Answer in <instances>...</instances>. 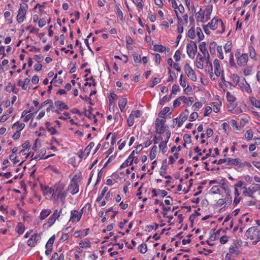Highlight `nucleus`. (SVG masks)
I'll return each instance as SVG.
<instances>
[{
    "instance_id": "f257e3e1",
    "label": "nucleus",
    "mask_w": 260,
    "mask_h": 260,
    "mask_svg": "<svg viewBox=\"0 0 260 260\" xmlns=\"http://www.w3.org/2000/svg\"><path fill=\"white\" fill-rule=\"evenodd\" d=\"M245 235L247 238L253 240V245H255L260 241V230L255 226L249 228L246 231Z\"/></svg>"
},
{
    "instance_id": "f03ea898",
    "label": "nucleus",
    "mask_w": 260,
    "mask_h": 260,
    "mask_svg": "<svg viewBox=\"0 0 260 260\" xmlns=\"http://www.w3.org/2000/svg\"><path fill=\"white\" fill-rule=\"evenodd\" d=\"M162 115V116H160L159 118H157L155 122V133L159 134H164L166 129L165 123L167 115Z\"/></svg>"
},
{
    "instance_id": "7ed1b4c3",
    "label": "nucleus",
    "mask_w": 260,
    "mask_h": 260,
    "mask_svg": "<svg viewBox=\"0 0 260 260\" xmlns=\"http://www.w3.org/2000/svg\"><path fill=\"white\" fill-rule=\"evenodd\" d=\"M186 49L188 56L191 58H193L197 51V46L196 43L190 41V43L187 44L186 46Z\"/></svg>"
},
{
    "instance_id": "20e7f679",
    "label": "nucleus",
    "mask_w": 260,
    "mask_h": 260,
    "mask_svg": "<svg viewBox=\"0 0 260 260\" xmlns=\"http://www.w3.org/2000/svg\"><path fill=\"white\" fill-rule=\"evenodd\" d=\"M253 186L252 188H246L244 187L245 190L243 191V194L245 196H248L253 198L252 194L256 191L260 189V185L257 184H253Z\"/></svg>"
},
{
    "instance_id": "39448f33",
    "label": "nucleus",
    "mask_w": 260,
    "mask_h": 260,
    "mask_svg": "<svg viewBox=\"0 0 260 260\" xmlns=\"http://www.w3.org/2000/svg\"><path fill=\"white\" fill-rule=\"evenodd\" d=\"M184 71L186 75L189 77L192 81H196L197 80V76L195 72L192 69L191 67L188 63H186L184 66Z\"/></svg>"
},
{
    "instance_id": "423d86ee",
    "label": "nucleus",
    "mask_w": 260,
    "mask_h": 260,
    "mask_svg": "<svg viewBox=\"0 0 260 260\" xmlns=\"http://www.w3.org/2000/svg\"><path fill=\"white\" fill-rule=\"evenodd\" d=\"M79 187L76 180L74 178L69 185L68 190L70 191L72 194L77 193L79 191Z\"/></svg>"
},
{
    "instance_id": "0eeeda50",
    "label": "nucleus",
    "mask_w": 260,
    "mask_h": 260,
    "mask_svg": "<svg viewBox=\"0 0 260 260\" xmlns=\"http://www.w3.org/2000/svg\"><path fill=\"white\" fill-rule=\"evenodd\" d=\"M225 166H236L239 168H242L243 166V164L241 163L239 158H231L230 157L226 158V164Z\"/></svg>"
},
{
    "instance_id": "6e6552de",
    "label": "nucleus",
    "mask_w": 260,
    "mask_h": 260,
    "mask_svg": "<svg viewBox=\"0 0 260 260\" xmlns=\"http://www.w3.org/2000/svg\"><path fill=\"white\" fill-rule=\"evenodd\" d=\"M138 153V152L136 150H134L129 155L127 159L122 164L120 167V169H123L125 168L128 166V163H129V165H131L135 158L134 155L135 153Z\"/></svg>"
},
{
    "instance_id": "1a4fd4ad",
    "label": "nucleus",
    "mask_w": 260,
    "mask_h": 260,
    "mask_svg": "<svg viewBox=\"0 0 260 260\" xmlns=\"http://www.w3.org/2000/svg\"><path fill=\"white\" fill-rule=\"evenodd\" d=\"M41 239L40 236L37 233L33 234L27 241V245L31 247H34L37 242Z\"/></svg>"
},
{
    "instance_id": "9d476101",
    "label": "nucleus",
    "mask_w": 260,
    "mask_h": 260,
    "mask_svg": "<svg viewBox=\"0 0 260 260\" xmlns=\"http://www.w3.org/2000/svg\"><path fill=\"white\" fill-rule=\"evenodd\" d=\"M218 22V20L215 18H213L211 22L209 23L207 25V26H209L210 28L212 30H214L216 29L217 26H216ZM219 22L220 23L221 26L223 27V23L221 20H219Z\"/></svg>"
},
{
    "instance_id": "9b49d317",
    "label": "nucleus",
    "mask_w": 260,
    "mask_h": 260,
    "mask_svg": "<svg viewBox=\"0 0 260 260\" xmlns=\"http://www.w3.org/2000/svg\"><path fill=\"white\" fill-rule=\"evenodd\" d=\"M81 217V214H80L78 211L73 210L71 212V217L70 221L74 222L76 220L77 221H79Z\"/></svg>"
},
{
    "instance_id": "f8f14e48",
    "label": "nucleus",
    "mask_w": 260,
    "mask_h": 260,
    "mask_svg": "<svg viewBox=\"0 0 260 260\" xmlns=\"http://www.w3.org/2000/svg\"><path fill=\"white\" fill-rule=\"evenodd\" d=\"M188 118V116L187 115H180L179 118H177L173 119V122H175L176 123L178 124V127H180L184 121H186Z\"/></svg>"
},
{
    "instance_id": "ddd939ff",
    "label": "nucleus",
    "mask_w": 260,
    "mask_h": 260,
    "mask_svg": "<svg viewBox=\"0 0 260 260\" xmlns=\"http://www.w3.org/2000/svg\"><path fill=\"white\" fill-rule=\"evenodd\" d=\"M214 67V73L217 77H219L220 75V66L219 60L217 59H214L213 61Z\"/></svg>"
},
{
    "instance_id": "4468645a",
    "label": "nucleus",
    "mask_w": 260,
    "mask_h": 260,
    "mask_svg": "<svg viewBox=\"0 0 260 260\" xmlns=\"http://www.w3.org/2000/svg\"><path fill=\"white\" fill-rule=\"evenodd\" d=\"M248 60V55L247 54H243L238 58L237 63L238 65L244 66Z\"/></svg>"
},
{
    "instance_id": "2eb2a0df",
    "label": "nucleus",
    "mask_w": 260,
    "mask_h": 260,
    "mask_svg": "<svg viewBox=\"0 0 260 260\" xmlns=\"http://www.w3.org/2000/svg\"><path fill=\"white\" fill-rule=\"evenodd\" d=\"M55 106L58 108L60 111H62L63 110H67L69 109L68 106L62 101H56L54 103Z\"/></svg>"
},
{
    "instance_id": "dca6fc26",
    "label": "nucleus",
    "mask_w": 260,
    "mask_h": 260,
    "mask_svg": "<svg viewBox=\"0 0 260 260\" xmlns=\"http://www.w3.org/2000/svg\"><path fill=\"white\" fill-rule=\"evenodd\" d=\"M55 191V193H57V198H59V194L64 189V185L63 183H58V184L54 186Z\"/></svg>"
},
{
    "instance_id": "f3484780",
    "label": "nucleus",
    "mask_w": 260,
    "mask_h": 260,
    "mask_svg": "<svg viewBox=\"0 0 260 260\" xmlns=\"http://www.w3.org/2000/svg\"><path fill=\"white\" fill-rule=\"evenodd\" d=\"M94 146V143L90 142L89 144V145L85 149L84 152L82 154V155L80 156V157H87L91 149Z\"/></svg>"
},
{
    "instance_id": "a211bd4d",
    "label": "nucleus",
    "mask_w": 260,
    "mask_h": 260,
    "mask_svg": "<svg viewBox=\"0 0 260 260\" xmlns=\"http://www.w3.org/2000/svg\"><path fill=\"white\" fill-rule=\"evenodd\" d=\"M25 124L23 123H19L18 122L13 124L12 128L16 129V132H20L24 127Z\"/></svg>"
},
{
    "instance_id": "6ab92c4d",
    "label": "nucleus",
    "mask_w": 260,
    "mask_h": 260,
    "mask_svg": "<svg viewBox=\"0 0 260 260\" xmlns=\"http://www.w3.org/2000/svg\"><path fill=\"white\" fill-rule=\"evenodd\" d=\"M140 115H129L127 118V122L129 126H132L135 121V117L139 118Z\"/></svg>"
},
{
    "instance_id": "aec40b11",
    "label": "nucleus",
    "mask_w": 260,
    "mask_h": 260,
    "mask_svg": "<svg viewBox=\"0 0 260 260\" xmlns=\"http://www.w3.org/2000/svg\"><path fill=\"white\" fill-rule=\"evenodd\" d=\"M243 81L245 82V83H241L240 85L241 87L245 90L247 92L250 93L251 92V89L250 88V87L249 85L246 82V80L245 78L243 79Z\"/></svg>"
},
{
    "instance_id": "412c9836",
    "label": "nucleus",
    "mask_w": 260,
    "mask_h": 260,
    "mask_svg": "<svg viewBox=\"0 0 260 260\" xmlns=\"http://www.w3.org/2000/svg\"><path fill=\"white\" fill-rule=\"evenodd\" d=\"M51 213V211L50 209H43L40 213V219L41 220L44 219Z\"/></svg>"
},
{
    "instance_id": "4be33fe9",
    "label": "nucleus",
    "mask_w": 260,
    "mask_h": 260,
    "mask_svg": "<svg viewBox=\"0 0 260 260\" xmlns=\"http://www.w3.org/2000/svg\"><path fill=\"white\" fill-rule=\"evenodd\" d=\"M127 103L126 98H122L119 101L118 105L120 109L121 112H123V109L125 108Z\"/></svg>"
},
{
    "instance_id": "5701e85b",
    "label": "nucleus",
    "mask_w": 260,
    "mask_h": 260,
    "mask_svg": "<svg viewBox=\"0 0 260 260\" xmlns=\"http://www.w3.org/2000/svg\"><path fill=\"white\" fill-rule=\"evenodd\" d=\"M26 13L18 11V15L17 16V20L19 23H22L25 17Z\"/></svg>"
},
{
    "instance_id": "b1692460",
    "label": "nucleus",
    "mask_w": 260,
    "mask_h": 260,
    "mask_svg": "<svg viewBox=\"0 0 260 260\" xmlns=\"http://www.w3.org/2000/svg\"><path fill=\"white\" fill-rule=\"evenodd\" d=\"M153 48L154 51L159 52H164L166 50V47L161 45L155 44Z\"/></svg>"
},
{
    "instance_id": "393cba45",
    "label": "nucleus",
    "mask_w": 260,
    "mask_h": 260,
    "mask_svg": "<svg viewBox=\"0 0 260 260\" xmlns=\"http://www.w3.org/2000/svg\"><path fill=\"white\" fill-rule=\"evenodd\" d=\"M157 150V147L156 146H154L150 151V158L151 160H153L154 159L156 155V152Z\"/></svg>"
},
{
    "instance_id": "a878e982",
    "label": "nucleus",
    "mask_w": 260,
    "mask_h": 260,
    "mask_svg": "<svg viewBox=\"0 0 260 260\" xmlns=\"http://www.w3.org/2000/svg\"><path fill=\"white\" fill-rule=\"evenodd\" d=\"M79 245L83 248L90 247L91 246L90 242L88 239H85L84 241H81Z\"/></svg>"
},
{
    "instance_id": "bb28decb",
    "label": "nucleus",
    "mask_w": 260,
    "mask_h": 260,
    "mask_svg": "<svg viewBox=\"0 0 260 260\" xmlns=\"http://www.w3.org/2000/svg\"><path fill=\"white\" fill-rule=\"evenodd\" d=\"M46 128L48 131L50 133L51 135H54L57 133V131L55 129V128L53 126H50V124L49 122H47L46 123Z\"/></svg>"
},
{
    "instance_id": "cd10ccee",
    "label": "nucleus",
    "mask_w": 260,
    "mask_h": 260,
    "mask_svg": "<svg viewBox=\"0 0 260 260\" xmlns=\"http://www.w3.org/2000/svg\"><path fill=\"white\" fill-rule=\"evenodd\" d=\"M196 18L198 21H200L201 22L204 21V12H202L201 11V9H200V11L196 13Z\"/></svg>"
},
{
    "instance_id": "c85d7f7f",
    "label": "nucleus",
    "mask_w": 260,
    "mask_h": 260,
    "mask_svg": "<svg viewBox=\"0 0 260 260\" xmlns=\"http://www.w3.org/2000/svg\"><path fill=\"white\" fill-rule=\"evenodd\" d=\"M167 141H161L159 144V147L162 153H165L167 151Z\"/></svg>"
},
{
    "instance_id": "c756f323",
    "label": "nucleus",
    "mask_w": 260,
    "mask_h": 260,
    "mask_svg": "<svg viewBox=\"0 0 260 260\" xmlns=\"http://www.w3.org/2000/svg\"><path fill=\"white\" fill-rule=\"evenodd\" d=\"M216 43L215 42H211L209 45V51L211 54H215V48Z\"/></svg>"
},
{
    "instance_id": "7c9ffc66",
    "label": "nucleus",
    "mask_w": 260,
    "mask_h": 260,
    "mask_svg": "<svg viewBox=\"0 0 260 260\" xmlns=\"http://www.w3.org/2000/svg\"><path fill=\"white\" fill-rule=\"evenodd\" d=\"M138 250L141 253H145L147 250V245L143 243L138 247Z\"/></svg>"
},
{
    "instance_id": "2f4dec72",
    "label": "nucleus",
    "mask_w": 260,
    "mask_h": 260,
    "mask_svg": "<svg viewBox=\"0 0 260 260\" xmlns=\"http://www.w3.org/2000/svg\"><path fill=\"white\" fill-rule=\"evenodd\" d=\"M253 136V132L251 129L247 130L245 135V138L248 141L252 140Z\"/></svg>"
},
{
    "instance_id": "473e14b6",
    "label": "nucleus",
    "mask_w": 260,
    "mask_h": 260,
    "mask_svg": "<svg viewBox=\"0 0 260 260\" xmlns=\"http://www.w3.org/2000/svg\"><path fill=\"white\" fill-rule=\"evenodd\" d=\"M251 102L253 106L257 108H260V101L256 99L255 98H251Z\"/></svg>"
},
{
    "instance_id": "72a5a7b5",
    "label": "nucleus",
    "mask_w": 260,
    "mask_h": 260,
    "mask_svg": "<svg viewBox=\"0 0 260 260\" xmlns=\"http://www.w3.org/2000/svg\"><path fill=\"white\" fill-rule=\"evenodd\" d=\"M154 204H159L160 206H162L163 211H170L171 210L170 207H165L164 206L162 202H161L157 199L155 200Z\"/></svg>"
},
{
    "instance_id": "f704fd0d",
    "label": "nucleus",
    "mask_w": 260,
    "mask_h": 260,
    "mask_svg": "<svg viewBox=\"0 0 260 260\" xmlns=\"http://www.w3.org/2000/svg\"><path fill=\"white\" fill-rule=\"evenodd\" d=\"M55 240L54 235L52 236L48 241L47 243L46 244V247H49L50 249H52V245L54 243Z\"/></svg>"
},
{
    "instance_id": "c9c22d12",
    "label": "nucleus",
    "mask_w": 260,
    "mask_h": 260,
    "mask_svg": "<svg viewBox=\"0 0 260 260\" xmlns=\"http://www.w3.org/2000/svg\"><path fill=\"white\" fill-rule=\"evenodd\" d=\"M197 34L199 40H202L204 38V35L202 32V29L200 27L197 28Z\"/></svg>"
},
{
    "instance_id": "e433bc0d",
    "label": "nucleus",
    "mask_w": 260,
    "mask_h": 260,
    "mask_svg": "<svg viewBox=\"0 0 260 260\" xmlns=\"http://www.w3.org/2000/svg\"><path fill=\"white\" fill-rule=\"evenodd\" d=\"M199 49L203 53L205 54L207 49L206 47V43L204 42H202L199 45Z\"/></svg>"
},
{
    "instance_id": "4c0bfd02",
    "label": "nucleus",
    "mask_w": 260,
    "mask_h": 260,
    "mask_svg": "<svg viewBox=\"0 0 260 260\" xmlns=\"http://www.w3.org/2000/svg\"><path fill=\"white\" fill-rule=\"evenodd\" d=\"M29 83L30 80L28 78H26V79H25L22 85V88L23 90H26Z\"/></svg>"
},
{
    "instance_id": "58836bf2",
    "label": "nucleus",
    "mask_w": 260,
    "mask_h": 260,
    "mask_svg": "<svg viewBox=\"0 0 260 260\" xmlns=\"http://www.w3.org/2000/svg\"><path fill=\"white\" fill-rule=\"evenodd\" d=\"M17 232H18L19 234H22L24 232V227L22 223H19L17 225Z\"/></svg>"
},
{
    "instance_id": "ea45409f",
    "label": "nucleus",
    "mask_w": 260,
    "mask_h": 260,
    "mask_svg": "<svg viewBox=\"0 0 260 260\" xmlns=\"http://www.w3.org/2000/svg\"><path fill=\"white\" fill-rule=\"evenodd\" d=\"M27 7H28V6L26 4H25V3L21 4L20 6V8H19L18 11L26 13L27 11Z\"/></svg>"
},
{
    "instance_id": "a19ab883",
    "label": "nucleus",
    "mask_w": 260,
    "mask_h": 260,
    "mask_svg": "<svg viewBox=\"0 0 260 260\" xmlns=\"http://www.w3.org/2000/svg\"><path fill=\"white\" fill-rule=\"evenodd\" d=\"M237 248L238 247L236 245H232L229 248V251L230 254L235 253L236 254H238L239 252L236 250V249H237Z\"/></svg>"
},
{
    "instance_id": "79ce46f5",
    "label": "nucleus",
    "mask_w": 260,
    "mask_h": 260,
    "mask_svg": "<svg viewBox=\"0 0 260 260\" xmlns=\"http://www.w3.org/2000/svg\"><path fill=\"white\" fill-rule=\"evenodd\" d=\"M133 57L134 61L136 62L140 63L141 62V57L140 55L138 53H135L133 54Z\"/></svg>"
},
{
    "instance_id": "37998d69",
    "label": "nucleus",
    "mask_w": 260,
    "mask_h": 260,
    "mask_svg": "<svg viewBox=\"0 0 260 260\" xmlns=\"http://www.w3.org/2000/svg\"><path fill=\"white\" fill-rule=\"evenodd\" d=\"M52 104V101L51 100H48L42 103L39 109L46 108L48 104Z\"/></svg>"
},
{
    "instance_id": "c03bdc74",
    "label": "nucleus",
    "mask_w": 260,
    "mask_h": 260,
    "mask_svg": "<svg viewBox=\"0 0 260 260\" xmlns=\"http://www.w3.org/2000/svg\"><path fill=\"white\" fill-rule=\"evenodd\" d=\"M211 192L213 194L220 193V190L217 186H214L211 189Z\"/></svg>"
},
{
    "instance_id": "a18cd8bd",
    "label": "nucleus",
    "mask_w": 260,
    "mask_h": 260,
    "mask_svg": "<svg viewBox=\"0 0 260 260\" xmlns=\"http://www.w3.org/2000/svg\"><path fill=\"white\" fill-rule=\"evenodd\" d=\"M188 36L190 39H193L195 37L194 30L192 27L188 30Z\"/></svg>"
},
{
    "instance_id": "49530a36",
    "label": "nucleus",
    "mask_w": 260,
    "mask_h": 260,
    "mask_svg": "<svg viewBox=\"0 0 260 260\" xmlns=\"http://www.w3.org/2000/svg\"><path fill=\"white\" fill-rule=\"evenodd\" d=\"M179 86L177 85L174 84L172 86V91L171 93L175 94H176V92L179 91L180 90Z\"/></svg>"
},
{
    "instance_id": "de8ad7c7",
    "label": "nucleus",
    "mask_w": 260,
    "mask_h": 260,
    "mask_svg": "<svg viewBox=\"0 0 260 260\" xmlns=\"http://www.w3.org/2000/svg\"><path fill=\"white\" fill-rule=\"evenodd\" d=\"M182 99H183V98L179 97V98H177L176 100H175L173 103L174 107H176L177 106H179L180 105L181 100Z\"/></svg>"
},
{
    "instance_id": "09e8293b",
    "label": "nucleus",
    "mask_w": 260,
    "mask_h": 260,
    "mask_svg": "<svg viewBox=\"0 0 260 260\" xmlns=\"http://www.w3.org/2000/svg\"><path fill=\"white\" fill-rule=\"evenodd\" d=\"M226 98L230 102H234L235 101V98L229 92L226 93Z\"/></svg>"
},
{
    "instance_id": "8fccbe9b",
    "label": "nucleus",
    "mask_w": 260,
    "mask_h": 260,
    "mask_svg": "<svg viewBox=\"0 0 260 260\" xmlns=\"http://www.w3.org/2000/svg\"><path fill=\"white\" fill-rule=\"evenodd\" d=\"M167 166L166 165H162L161 167V171L160 172V175L164 176L166 173V170H167Z\"/></svg>"
},
{
    "instance_id": "3c124183",
    "label": "nucleus",
    "mask_w": 260,
    "mask_h": 260,
    "mask_svg": "<svg viewBox=\"0 0 260 260\" xmlns=\"http://www.w3.org/2000/svg\"><path fill=\"white\" fill-rule=\"evenodd\" d=\"M183 140L185 141V143H191V137L188 134H185L183 136Z\"/></svg>"
},
{
    "instance_id": "603ef678",
    "label": "nucleus",
    "mask_w": 260,
    "mask_h": 260,
    "mask_svg": "<svg viewBox=\"0 0 260 260\" xmlns=\"http://www.w3.org/2000/svg\"><path fill=\"white\" fill-rule=\"evenodd\" d=\"M232 48V43H226L224 46V49L225 52H229L231 51Z\"/></svg>"
},
{
    "instance_id": "864d4df0",
    "label": "nucleus",
    "mask_w": 260,
    "mask_h": 260,
    "mask_svg": "<svg viewBox=\"0 0 260 260\" xmlns=\"http://www.w3.org/2000/svg\"><path fill=\"white\" fill-rule=\"evenodd\" d=\"M221 187L222 189L224 190L226 194H228L229 195V193H230V190L228 186L225 183H224L221 185Z\"/></svg>"
},
{
    "instance_id": "5fc2aeb1",
    "label": "nucleus",
    "mask_w": 260,
    "mask_h": 260,
    "mask_svg": "<svg viewBox=\"0 0 260 260\" xmlns=\"http://www.w3.org/2000/svg\"><path fill=\"white\" fill-rule=\"evenodd\" d=\"M67 195V190H65V191L61 192V193L59 196V198H60V199H61L62 202H64V200L65 198H66Z\"/></svg>"
},
{
    "instance_id": "6e6d98bb",
    "label": "nucleus",
    "mask_w": 260,
    "mask_h": 260,
    "mask_svg": "<svg viewBox=\"0 0 260 260\" xmlns=\"http://www.w3.org/2000/svg\"><path fill=\"white\" fill-rule=\"evenodd\" d=\"M46 21L45 18L40 19L38 22V25L40 27H42L45 25Z\"/></svg>"
},
{
    "instance_id": "4d7b16f0",
    "label": "nucleus",
    "mask_w": 260,
    "mask_h": 260,
    "mask_svg": "<svg viewBox=\"0 0 260 260\" xmlns=\"http://www.w3.org/2000/svg\"><path fill=\"white\" fill-rule=\"evenodd\" d=\"M251 71H252L251 68L247 67L244 70L243 73H244V75L248 76L251 74Z\"/></svg>"
},
{
    "instance_id": "13d9d810",
    "label": "nucleus",
    "mask_w": 260,
    "mask_h": 260,
    "mask_svg": "<svg viewBox=\"0 0 260 260\" xmlns=\"http://www.w3.org/2000/svg\"><path fill=\"white\" fill-rule=\"evenodd\" d=\"M232 80L234 83L237 84L240 81V78L237 74H233L232 76Z\"/></svg>"
},
{
    "instance_id": "bf43d9fd",
    "label": "nucleus",
    "mask_w": 260,
    "mask_h": 260,
    "mask_svg": "<svg viewBox=\"0 0 260 260\" xmlns=\"http://www.w3.org/2000/svg\"><path fill=\"white\" fill-rule=\"evenodd\" d=\"M160 81V79L158 78H155L152 83V85H150V87H154L156 84H158Z\"/></svg>"
},
{
    "instance_id": "052dcab7",
    "label": "nucleus",
    "mask_w": 260,
    "mask_h": 260,
    "mask_svg": "<svg viewBox=\"0 0 260 260\" xmlns=\"http://www.w3.org/2000/svg\"><path fill=\"white\" fill-rule=\"evenodd\" d=\"M179 84L183 87H185L186 86V83H185V80L183 78V75H181L180 76Z\"/></svg>"
},
{
    "instance_id": "680f3d73",
    "label": "nucleus",
    "mask_w": 260,
    "mask_h": 260,
    "mask_svg": "<svg viewBox=\"0 0 260 260\" xmlns=\"http://www.w3.org/2000/svg\"><path fill=\"white\" fill-rule=\"evenodd\" d=\"M228 241V237L226 235H224L222 236L220 239V242L221 244H225Z\"/></svg>"
},
{
    "instance_id": "e2e57ef3",
    "label": "nucleus",
    "mask_w": 260,
    "mask_h": 260,
    "mask_svg": "<svg viewBox=\"0 0 260 260\" xmlns=\"http://www.w3.org/2000/svg\"><path fill=\"white\" fill-rule=\"evenodd\" d=\"M61 210L59 212H58L57 210H55L54 211L53 214L51 215V216L52 217L54 218L55 219H57L59 217L60 213H61Z\"/></svg>"
},
{
    "instance_id": "0e129e2a",
    "label": "nucleus",
    "mask_w": 260,
    "mask_h": 260,
    "mask_svg": "<svg viewBox=\"0 0 260 260\" xmlns=\"http://www.w3.org/2000/svg\"><path fill=\"white\" fill-rule=\"evenodd\" d=\"M219 105L217 104V103H213V107L212 108V110H213L214 112L215 113H218L219 111V108L218 107Z\"/></svg>"
},
{
    "instance_id": "69168bd1",
    "label": "nucleus",
    "mask_w": 260,
    "mask_h": 260,
    "mask_svg": "<svg viewBox=\"0 0 260 260\" xmlns=\"http://www.w3.org/2000/svg\"><path fill=\"white\" fill-rule=\"evenodd\" d=\"M34 59L38 62H40L43 59V56L42 54L36 55Z\"/></svg>"
},
{
    "instance_id": "338daca9",
    "label": "nucleus",
    "mask_w": 260,
    "mask_h": 260,
    "mask_svg": "<svg viewBox=\"0 0 260 260\" xmlns=\"http://www.w3.org/2000/svg\"><path fill=\"white\" fill-rule=\"evenodd\" d=\"M205 58L206 60L207 65L210 68L211 70H212V64L209 60V59H210L209 55L208 54L207 55V56L205 57Z\"/></svg>"
},
{
    "instance_id": "774afa93",
    "label": "nucleus",
    "mask_w": 260,
    "mask_h": 260,
    "mask_svg": "<svg viewBox=\"0 0 260 260\" xmlns=\"http://www.w3.org/2000/svg\"><path fill=\"white\" fill-rule=\"evenodd\" d=\"M180 54L181 53L179 51H177L175 52L174 55V58L176 61H178L180 59Z\"/></svg>"
}]
</instances>
